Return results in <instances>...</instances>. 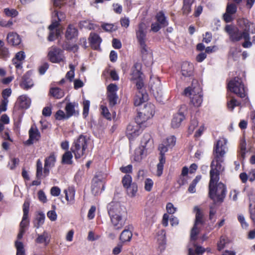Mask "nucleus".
I'll return each instance as SVG.
<instances>
[{
    "instance_id": "nucleus-1",
    "label": "nucleus",
    "mask_w": 255,
    "mask_h": 255,
    "mask_svg": "<svg viewBox=\"0 0 255 255\" xmlns=\"http://www.w3.org/2000/svg\"><path fill=\"white\" fill-rule=\"evenodd\" d=\"M227 139L221 138L215 145L213 150L214 158L211 163L210 180L209 185V196L215 203L223 202L226 197L227 189L224 184L217 182L219 180V175L224 171L223 163L226 152Z\"/></svg>"
},
{
    "instance_id": "nucleus-2",
    "label": "nucleus",
    "mask_w": 255,
    "mask_h": 255,
    "mask_svg": "<svg viewBox=\"0 0 255 255\" xmlns=\"http://www.w3.org/2000/svg\"><path fill=\"white\" fill-rule=\"evenodd\" d=\"M240 25L242 26V32L237 27L232 25H227L225 30L230 36V40L233 42L240 41L242 39H249V32L255 33V25L247 19H242L239 21Z\"/></svg>"
},
{
    "instance_id": "nucleus-3",
    "label": "nucleus",
    "mask_w": 255,
    "mask_h": 255,
    "mask_svg": "<svg viewBox=\"0 0 255 255\" xmlns=\"http://www.w3.org/2000/svg\"><path fill=\"white\" fill-rule=\"evenodd\" d=\"M108 213L114 229H121L124 226L128 216L126 208H110Z\"/></svg>"
},
{
    "instance_id": "nucleus-4",
    "label": "nucleus",
    "mask_w": 255,
    "mask_h": 255,
    "mask_svg": "<svg viewBox=\"0 0 255 255\" xmlns=\"http://www.w3.org/2000/svg\"><path fill=\"white\" fill-rule=\"evenodd\" d=\"M89 138L86 135H80L73 142L71 150L74 153L76 159H79L85 155L88 146Z\"/></svg>"
},
{
    "instance_id": "nucleus-5",
    "label": "nucleus",
    "mask_w": 255,
    "mask_h": 255,
    "mask_svg": "<svg viewBox=\"0 0 255 255\" xmlns=\"http://www.w3.org/2000/svg\"><path fill=\"white\" fill-rule=\"evenodd\" d=\"M65 17V14L63 12H59L58 11L55 10L52 13V23L48 27L50 30L48 38L49 41H52L60 36V30L57 28L59 24V22L64 20Z\"/></svg>"
},
{
    "instance_id": "nucleus-6",
    "label": "nucleus",
    "mask_w": 255,
    "mask_h": 255,
    "mask_svg": "<svg viewBox=\"0 0 255 255\" xmlns=\"http://www.w3.org/2000/svg\"><path fill=\"white\" fill-rule=\"evenodd\" d=\"M184 95L190 96L191 102L195 107H199L203 102V93L201 86L197 84L193 87H188L184 91Z\"/></svg>"
},
{
    "instance_id": "nucleus-7",
    "label": "nucleus",
    "mask_w": 255,
    "mask_h": 255,
    "mask_svg": "<svg viewBox=\"0 0 255 255\" xmlns=\"http://www.w3.org/2000/svg\"><path fill=\"white\" fill-rule=\"evenodd\" d=\"M229 90L236 94L241 98H245V103L249 102V99L247 96V92L241 78L236 77L229 81L228 84Z\"/></svg>"
},
{
    "instance_id": "nucleus-8",
    "label": "nucleus",
    "mask_w": 255,
    "mask_h": 255,
    "mask_svg": "<svg viewBox=\"0 0 255 255\" xmlns=\"http://www.w3.org/2000/svg\"><path fill=\"white\" fill-rule=\"evenodd\" d=\"M107 90V96L109 106L113 107L117 104L119 98L117 94L118 87L116 84L112 83L108 86Z\"/></svg>"
},
{
    "instance_id": "nucleus-9",
    "label": "nucleus",
    "mask_w": 255,
    "mask_h": 255,
    "mask_svg": "<svg viewBox=\"0 0 255 255\" xmlns=\"http://www.w3.org/2000/svg\"><path fill=\"white\" fill-rule=\"evenodd\" d=\"M139 147L147 154L151 152L154 148V145L153 140L150 134L147 133L143 135Z\"/></svg>"
},
{
    "instance_id": "nucleus-10",
    "label": "nucleus",
    "mask_w": 255,
    "mask_h": 255,
    "mask_svg": "<svg viewBox=\"0 0 255 255\" xmlns=\"http://www.w3.org/2000/svg\"><path fill=\"white\" fill-rule=\"evenodd\" d=\"M48 56L50 61L54 63H60L64 59L63 50L56 47H51Z\"/></svg>"
},
{
    "instance_id": "nucleus-11",
    "label": "nucleus",
    "mask_w": 255,
    "mask_h": 255,
    "mask_svg": "<svg viewBox=\"0 0 255 255\" xmlns=\"http://www.w3.org/2000/svg\"><path fill=\"white\" fill-rule=\"evenodd\" d=\"M105 189L104 183L103 179L97 175L93 180L92 185V192L94 195H98Z\"/></svg>"
},
{
    "instance_id": "nucleus-12",
    "label": "nucleus",
    "mask_w": 255,
    "mask_h": 255,
    "mask_svg": "<svg viewBox=\"0 0 255 255\" xmlns=\"http://www.w3.org/2000/svg\"><path fill=\"white\" fill-rule=\"evenodd\" d=\"M140 128L136 123H130L128 126L126 135L129 140L133 139L139 135L141 132Z\"/></svg>"
},
{
    "instance_id": "nucleus-13",
    "label": "nucleus",
    "mask_w": 255,
    "mask_h": 255,
    "mask_svg": "<svg viewBox=\"0 0 255 255\" xmlns=\"http://www.w3.org/2000/svg\"><path fill=\"white\" fill-rule=\"evenodd\" d=\"M147 25L143 22H140L135 30L136 38L138 42L146 41Z\"/></svg>"
},
{
    "instance_id": "nucleus-14",
    "label": "nucleus",
    "mask_w": 255,
    "mask_h": 255,
    "mask_svg": "<svg viewBox=\"0 0 255 255\" xmlns=\"http://www.w3.org/2000/svg\"><path fill=\"white\" fill-rule=\"evenodd\" d=\"M40 138V133L37 128L31 127L29 130V138L24 142L25 144L30 145L38 141Z\"/></svg>"
},
{
    "instance_id": "nucleus-15",
    "label": "nucleus",
    "mask_w": 255,
    "mask_h": 255,
    "mask_svg": "<svg viewBox=\"0 0 255 255\" xmlns=\"http://www.w3.org/2000/svg\"><path fill=\"white\" fill-rule=\"evenodd\" d=\"M56 161V157L54 154H50L45 158L43 169V173L45 176L49 175L50 169L55 166Z\"/></svg>"
},
{
    "instance_id": "nucleus-16",
    "label": "nucleus",
    "mask_w": 255,
    "mask_h": 255,
    "mask_svg": "<svg viewBox=\"0 0 255 255\" xmlns=\"http://www.w3.org/2000/svg\"><path fill=\"white\" fill-rule=\"evenodd\" d=\"M25 58V54L24 51H20L16 53L12 61L17 70H21L22 69V65Z\"/></svg>"
},
{
    "instance_id": "nucleus-17",
    "label": "nucleus",
    "mask_w": 255,
    "mask_h": 255,
    "mask_svg": "<svg viewBox=\"0 0 255 255\" xmlns=\"http://www.w3.org/2000/svg\"><path fill=\"white\" fill-rule=\"evenodd\" d=\"M65 111L67 118H70L73 116L79 115L78 104L76 102H70L66 104Z\"/></svg>"
},
{
    "instance_id": "nucleus-18",
    "label": "nucleus",
    "mask_w": 255,
    "mask_h": 255,
    "mask_svg": "<svg viewBox=\"0 0 255 255\" xmlns=\"http://www.w3.org/2000/svg\"><path fill=\"white\" fill-rule=\"evenodd\" d=\"M237 7L234 3H228L226 8V12L223 15V18L226 22H230L233 20L232 15L235 13Z\"/></svg>"
},
{
    "instance_id": "nucleus-19",
    "label": "nucleus",
    "mask_w": 255,
    "mask_h": 255,
    "mask_svg": "<svg viewBox=\"0 0 255 255\" xmlns=\"http://www.w3.org/2000/svg\"><path fill=\"white\" fill-rule=\"evenodd\" d=\"M149 84L150 90L154 94L156 93L157 95L161 94L162 86L159 78L155 77L152 78L151 77Z\"/></svg>"
},
{
    "instance_id": "nucleus-20",
    "label": "nucleus",
    "mask_w": 255,
    "mask_h": 255,
    "mask_svg": "<svg viewBox=\"0 0 255 255\" xmlns=\"http://www.w3.org/2000/svg\"><path fill=\"white\" fill-rule=\"evenodd\" d=\"M142 65L140 63L136 62L131 67L130 76L131 80L133 79H139L140 77H142L143 73L141 72Z\"/></svg>"
},
{
    "instance_id": "nucleus-21",
    "label": "nucleus",
    "mask_w": 255,
    "mask_h": 255,
    "mask_svg": "<svg viewBox=\"0 0 255 255\" xmlns=\"http://www.w3.org/2000/svg\"><path fill=\"white\" fill-rule=\"evenodd\" d=\"M155 107L154 105L151 103L146 104L144 108L140 112V116L141 115L146 116L145 119H150L153 117L154 114Z\"/></svg>"
},
{
    "instance_id": "nucleus-22",
    "label": "nucleus",
    "mask_w": 255,
    "mask_h": 255,
    "mask_svg": "<svg viewBox=\"0 0 255 255\" xmlns=\"http://www.w3.org/2000/svg\"><path fill=\"white\" fill-rule=\"evenodd\" d=\"M6 40L7 43L13 46L18 45L21 42L20 36L16 32H11L7 34Z\"/></svg>"
},
{
    "instance_id": "nucleus-23",
    "label": "nucleus",
    "mask_w": 255,
    "mask_h": 255,
    "mask_svg": "<svg viewBox=\"0 0 255 255\" xmlns=\"http://www.w3.org/2000/svg\"><path fill=\"white\" fill-rule=\"evenodd\" d=\"M89 40L93 49L98 50L100 48L102 40L98 34L95 33H91Z\"/></svg>"
},
{
    "instance_id": "nucleus-24",
    "label": "nucleus",
    "mask_w": 255,
    "mask_h": 255,
    "mask_svg": "<svg viewBox=\"0 0 255 255\" xmlns=\"http://www.w3.org/2000/svg\"><path fill=\"white\" fill-rule=\"evenodd\" d=\"M194 66L192 63L188 62H184L181 66V72L183 76L185 77H190L193 75Z\"/></svg>"
},
{
    "instance_id": "nucleus-25",
    "label": "nucleus",
    "mask_w": 255,
    "mask_h": 255,
    "mask_svg": "<svg viewBox=\"0 0 255 255\" xmlns=\"http://www.w3.org/2000/svg\"><path fill=\"white\" fill-rule=\"evenodd\" d=\"M78 35L77 28L73 24H69L65 32V37L68 40L76 38Z\"/></svg>"
},
{
    "instance_id": "nucleus-26",
    "label": "nucleus",
    "mask_w": 255,
    "mask_h": 255,
    "mask_svg": "<svg viewBox=\"0 0 255 255\" xmlns=\"http://www.w3.org/2000/svg\"><path fill=\"white\" fill-rule=\"evenodd\" d=\"M75 189L74 187L70 186L64 190L66 199L69 205H72L75 201Z\"/></svg>"
},
{
    "instance_id": "nucleus-27",
    "label": "nucleus",
    "mask_w": 255,
    "mask_h": 255,
    "mask_svg": "<svg viewBox=\"0 0 255 255\" xmlns=\"http://www.w3.org/2000/svg\"><path fill=\"white\" fill-rule=\"evenodd\" d=\"M184 119L185 116L182 113L175 114L171 121L172 127L174 128H179Z\"/></svg>"
},
{
    "instance_id": "nucleus-28",
    "label": "nucleus",
    "mask_w": 255,
    "mask_h": 255,
    "mask_svg": "<svg viewBox=\"0 0 255 255\" xmlns=\"http://www.w3.org/2000/svg\"><path fill=\"white\" fill-rule=\"evenodd\" d=\"M33 86V81L30 78L28 73H26L23 77L22 82L20 84V86L23 89L28 90Z\"/></svg>"
},
{
    "instance_id": "nucleus-29",
    "label": "nucleus",
    "mask_w": 255,
    "mask_h": 255,
    "mask_svg": "<svg viewBox=\"0 0 255 255\" xmlns=\"http://www.w3.org/2000/svg\"><path fill=\"white\" fill-rule=\"evenodd\" d=\"M148 154L141 149L139 147L135 149L133 155L132 156V159L137 162L141 161L142 158L146 156Z\"/></svg>"
},
{
    "instance_id": "nucleus-30",
    "label": "nucleus",
    "mask_w": 255,
    "mask_h": 255,
    "mask_svg": "<svg viewBox=\"0 0 255 255\" xmlns=\"http://www.w3.org/2000/svg\"><path fill=\"white\" fill-rule=\"evenodd\" d=\"M147 94L145 92L139 91L136 95L134 99V104L135 106H140L147 100Z\"/></svg>"
},
{
    "instance_id": "nucleus-31",
    "label": "nucleus",
    "mask_w": 255,
    "mask_h": 255,
    "mask_svg": "<svg viewBox=\"0 0 255 255\" xmlns=\"http://www.w3.org/2000/svg\"><path fill=\"white\" fill-rule=\"evenodd\" d=\"M18 101L19 102V106L22 109H27L31 104V100L25 95L19 97Z\"/></svg>"
},
{
    "instance_id": "nucleus-32",
    "label": "nucleus",
    "mask_w": 255,
    "mask_h": 255,
    "mask_svg": "<svg viewBox=\"0 0 255 255\" xmlns=\"http://www.w3.org/2000/svg\"><path fill=\"white\" fill-rule=\"evenodd\" d=\"M155 18L158 23L162 27H166L168 25L167 18L163 11H161L158 12L155 16Z\"/></svg>"
},
{
    "instance_id": "nucleus-33",
    "label": "nucleus",
    "mask_w": 255,
    "mask_h": 255,
    "mask_svg": "<svg viewBox=\"0 0 255 255\" xmlns=\"http://www.w3.org/2000/svg\"><path fill=\"white\" fill-rule=\"evenodd\" d=\"M132 237V232L129 230L125 229L121 233L119 239L121 243L124 244L130 242Z\"/></svg>"
},
{
    "instance_id": "nucleus-34",
    "label": "nucleus",
    "mask_w": 255,
    "mask_h": 255,
    "mask_svg": "<svg viewBox=\"0 0 255 255\" xmlns=\"http://www.w3.org/2000/svg\"><path fill=\"white\" fill-rule=\"evenodd\" d=\"M45 220V215L42 212L38 213L33 221L34 226L36 228H39L44 224Z\"/></svg>"
},
{
    "instance_id": "nucleus-35",
    "label": "nucleus",
    "mask_w": 255,
    "mask_h": 255,
    "mask_svg": "<svg viewBox=\"0 0 255 255\" xmlns=\"http://www.w3.org/2000/svg\"><path fill=\"white\" fill-rule=\"evenodd\" d=\"M50 94L56 99H61L64 96V92L63 90L58 88H51L50 90Z\"/></svg>"
},
{
    "instance_id": "nucleus-36",
    "label": "nucleus",
    "mask_w": 255,
    "mask_h": 255,
    "mask_svg": "<svg viewBox=\"0 0 255 255\" xmlns=\"http://www.w3.org/2000/svg\"><path fill=\"white\" fill-rule=\"evenodd\" d=\"M194 212L196 213L195 220L194 224L203 225L205 223V221L203 219L204 215L200 208H195Z\"/></svg>"
},
{
    "instance_id": "nucleus-37",
    "label": "nucleus",
    "mask_w": 255,
    "mask_h": 255,
    "mask_svg": "<svg viewBox=\"0 0 255 255\" xmlns=\"http://www.w3.org/2000/svg\"><path fill=\"white\" fill-rule=\"evenodd\" d=\"M73 155L71 151H66L62 155L61 162L64 164H71L73 162Z\"/></svg>"
},
{
    "instance_id": "nucleus-38",
    "label": "nucleus",
    "mask_w": 255,
    "mask_h": 255,
    "mask_svg": "<svg viewBox=\"0 0 255 255\" xmlns=\"http://www.w3.org/2000/svg\"><path fill=\"white\" fill-rule=\"evenodd\" d=\"M28 213L29 208H23V216L20 224V229H24L29 224V220L28 219Z\"/></svg>"
},
{
    "instance_id": "nucleus-39",
    "label": "nucleus",
    "mask_w": 255,
    "mask_h": 255,
    "mask_svg": "<svg viewBox=\"0 0 255 255\" xmlns=\"http://www.w3.org/2000/svg\"><path fill=\"white\" fill-rule=\"evenodd\" d=\"M127 192L128 195L131 197H135L138 191V187L136 183L133 182L129 186V187L127 188Z\"/></svg>"
},
{
    "instance_id": "nucleus-40",
    "label": "nucleus",
    "mask_w": 255,
    "mask_h": 255,
    "mask_svg": "<svg viewBox=\"0 0 255 255\" xmlns=\"http://www.w3.org/2000/svg\"><path fill=\"white\" fill-rule=\"evenodd\" d=\"M160 236L158 238V243L159 248L160 250H163L165 249V245L166 244V238H165V231L162 230L161 231Z\"/></svg>"
},
{
    "instance_id": "nucleus-41",
    "label": "nucleus",
    "mask_w": 255,
    "mask_h": 255,
    "mask_svg": "<svg viewBox=\"0 0 255 255\" xmlns=\"http://www.w3.org/2000/svg\"><path fill=\"white\" fill-rule=\"evenodd\" d=\"M201 175H198L196 176L195 179L192 181L191 183L190 184L189 187L188 188V191L191 193H194L196 192V186L197 183L199 182V181L201 179Z\"/></svg>"
},
{
    "instance_id": "nucleus-42",
    "label": "nucleus",
    "mask_w": 255,
    "mask_h": 255,
    "mask_svg": "<svg viewBox=\"0 0 255 255\" xmlns=\"http://www.w3.org/2000/svg\"><path fill=\"white\" fill-rule=\"evenodd\" d=\"M140 112H138V115L135 119V123H136L137 125H139L140 127H145L147 126V125H144V124L149 119H144L146 118V116L141 115V116H140Z\"/></svg>"
},
{
    "instance_id": "nucleus-43",
    "label": "nucleus",
    "mask_w": 255,
    "mask_h": 255,
    "mask_svg": "<svg viewBox=\"0 0 255 255\" xmlns=\"http://www.w3.org/2000/svg\"><path fill=\"white\" fill-rule=\"evenodd\" d=\"M10 56L8 49L3 46H0V59L6 60Z\"/></svg>"
},
{
    "instance_id": "nucleus-44",
    "label": "nucleus",
    "mask_w": 255,
    "mask_h": 255,
    "mask_svg": "<svg viewBox=\"0 0 255 255\" xmlns=\"http://www.w3.org/2000/svg\"><path fill=\"white\" fill-rule=\"evenodd\" d=\"M197 226V225L194 224V226L191 229L190 233V239L192 241H195L197 240V236L200 232V230Z\"/></svg>"
},
{
    "instance_id": "nucleus-45",
    "label": "nucleus",
    "mask_w": 255,
    "mask_h": 255,
    "mask_svg": "<svg viewBox=\"0 0 255 255\" xmlns=\"http://www.w3.org/2000/svg\"><path fill=\"white\" fill-rule=\"evenodd\" d=\"M132 177L129 174H126L123 178L122 183L125 188L129 187L132 184Z\"/></svg>"
},
{
    "instance_id": "nucleus-46",
    "label": "nucleus",
    "mask_w": 255,
    "mask_h": 255,
    "mask_svg": "<svg viewBox=\"0 0 255 255\" xmlns=\"http://www.w3.org/2000/svg\"><path fill=\"white\" fill-rule=\"evenodd\" d=\"M63 49L69 51H71L74 53L78 50L79 47L77 44H70L68 42H66L62 46Z\"/></svg>"
},
{
    "instance_id": "nucleus-47",
    "label": "nucleus",
    "mask_w": 255,
    "mask_h": 255,
    "mask_svg": "<svg viewBox=\"0 0 255 255\" xmlns=\"http://www.w3.org/2000/svg\"><path fill=\"white\" fill-rule=\"evenodd\" d=\"M163 142L165 143L168 147L172 148L176 144V138L174 135H171L167 137Z\"/></svg>"
},
{
    "instance_id": "nucleus-48",
    "label": "nucleus",
    "mask_w": 255,
    "mask_h": 255,
    "mask_svg": "<svg viewBox=\"0 0 255 255\" xmlns=\"http://www.w3.org/2000/svg\"><path fill=\"white\" fill-rule=\"evenodd\" d=\"M159 162L157 165L156 174L158 176H160L163 173V166L165 162V158H159Z\"/></svg>"
},
{
    "instance_id": "nucleus-49",
    "label": "nucleus",
    "mask_w": 255,
    "mask_h": 255,
    "mask_svg": "<svg viewBox=\"0 0 255 255\" xmlns=\"http://www.w3.org/2000/svg\"><path fill=\"white\" fill-rule=\"evenodd\" d=\"M241 104L238 102L234 98L228 99L227 102V107L229 110L232 111L235 107L239 106Z\"/></svg>"
},
{
    "instance_id": "nucleus-50",
    "label": "nucleus",
    "mask_w": 255,
    "mask_h": 255,
    "mask_svg": "<svg viewBox=\"0 0 255 255\" xmlns=\"http://www.w3.org/2000/svg\"><path fill=\"white\" fill-rule=\"evenodd\" d=\"M11 94V90L10 89H4L2 93L3 100H2V103H3L4 106L6 105H7L8 100V97H9Z\"/></svg>"
},
{
    "instance_id": "nucleus-51",
    "label": "nucleus",
    "mask_w": 255,
    "mask_h": 255,
    "mask_svg": "<svg viewBox=\"0 0 255 255\" xmlns=\"http://www.w3.org/2000/svg\"><path fill=\"white\" fill-rule=\"evenodd\" d=\"M170 149L168 146L163 142L162 143L160 144L158 146V150L160 151V156L159 158H165L164 154L165 153L168 151V149Z\"/></svg>"
},
{
    "instance_id": "nucleus-52",
    "label": "nucleus",
    "mask_w": 255,
    "mask_h": 255,
    "mask_svg": "<svg viewBox=\"0 0 255 255\" xmlns=\"http://www.w3.org/2000/svg\"><path fill=\"white\" fill-rule=\"evenodd\" d=\"M15 246L16 248V255H24V250L23 245L22 242L19 241H15Z\"/></svg>"
},
{
    "instance_id": "nucleus-53",
    "label": "nucleus",
    "mask_w": 255,
    "mask_h": 255,
    "mask_svg": "<svg viewBox=\"0 0 255 255\" xmlns=\"http://www.w3.org/2000/svg\"><path fill=\"white\" fill-rule=\"evenodd\" d=\"M42 170H43V166H42V163L40 161V159H38L36 163V177L37 179H40L41 177V176L42 175Z\"/></svg>"
},
{
    "instance_id": "nucleus-54",
    "label": "nucleus",
    "mask_w": 255,
    "mask_h": 255,
    "mask_svg": "<svg viewBox=\"0 0 255 255\" xmlns=\"http://www.w3.org/2000/svg\"><path fill=\"white\" fill-rule=\"evenodd\" d=\"M90 102L89 100H85L83 102V116L86 118L89 114Z\"/></svg>"
},
{
    "instance_id": "nucleus-55",
    "label": "nucleus",
    "mask_w": 255,
    "mask_h": 255,
    "mask_svg": "<svg viewBox=\"0 0 255 255\" xmlns=\"http://www.w3.org/2000/svg\"><path fill=\"white\" fill-rule=\"evenodd\" d=\"M4 12L5 14L8 17H14L16 16L18 12L15 9H10L8 8H6L4 9Z\"/></svg>"
},
{
    "instance_id": "nucleus-56",
    "label": "nucleus",
    "mask_w": 255,
    "mask_h": 255,
    "mask_svg": "<svg viewBox=\"0 0 255 255\" xmlns=\"http://www.w3.org/2000/svg\"><path fill=\"white\" fill-rule=\"evenodd\" d=\"M101 109L102 110L101 114L103 117H104L107 120H111L112 119V116L108 108L105 106L102 105L101 106Z\"/></svg>"
},
{
    "instance_id": "nucleus-57",
    "label": "nucleus",
    "mask_w": 255,
    "mask_h": 255,
    "mask_svg": "<svg viewBox=\"0 0 255 255\" xmlns=\"http://www.w3.org/2000/svg\"><path fill=\"white\" fill-rule=\"evenodd\" d=\"M198 125V121L197 119L195 118H194L191 120L190 125L189 126L188 130L189 132L191 134L192 133L195 128Z\"/></svg>"
},
{
    "instance_id": "nucleus-58",
    "label": "nucleus",
    "mask_w": 255,
    "mask_h": 255,
    "mask_svg": "<svg viewBox=\"0 0 255 255\" xmlns=\"http://www.w3.org/2000/svg\"><path fill=\"white\" fill-rule=\"evenodd\" d=\"M131 81L135 82L136 88L139 90V91L144 92V90L142 89L144 86L142 77H140L139 79H133L131 80Z\"/></svg>"
},
{
    "instance_id": "nucleus-59",
    "label": "nucleus",
    "mask_w": 255,
    "mask_h": 255,
    "mask_svg": "<svg viewBox=\"0 0 255 255\" xmlns=\"http://www.w3.org/2000/svg\"><path fill=\"white\" fill-rule=\"evenodd\" d=\"M69 68L70 70L67 73L66 77L69 79L70 82H71L73 81L75 76V66L73 64H70Z\"/></svg>"
},
{
    "instance_id": "nucleus-60",
    "label": "nucleus",
    "mask_w": 255,
    "mask_h": 255,
    "mask_svg": "<svg viewBox=\"0 0 255 255\" xmlns=\"http://www.w3.org/2000/svg\"><path fill=\"white\" fill-rule=\"evenodd\" d=\"M153 185V181L150 178H146L144 181V189L146 191L151 190Z\"/></svg>"
},
{
    "instance_id": "nucleus-61",
    "label": "nucleus",
    "mask_w": 255,
    "mask_h": 255,
    "mask_svg": "<svg viewBox=\"0 0 255 255\" xmlns=\"http://www.w3.org/2000/svg\"><path fill=\"white\" fill-rule=\"evenodd\" d=\"M55 119L57 120H62L64 119H68L69 118H67V114L65 113L64 111L59 110L55 114Z\"/></svg>"
},
{
    "instance_id": "nucleus-62",
    "label": "nucleus",
    "mask_w": 255,
    "mask_h": 255,
    "mask_svg": "<svg viewBox=\"0 0 255 255\" xmlns=\"http://www.w3.org/2000/svg\"><path fill=\"white\" fill-rule=\"evenodd\" d=\"M246 152V143L242 141L240 143V155L243 158H245Z\"/></svg>"
},
{
    "instance_id": "nucleus-63",
    "label": "nucleus",
    "mask_w": 255,
    "mask_h": 255,
    "mask_svg": "<svg viewBox=\"0 0 255 255\" xmlns=\"http://www.w3.org/2000/svg\"><path fill=\"white\" fill-rule=\"evenodd\" d=\"M39 200L44 203L47 202V199L45 193L42 190H39L37 193Z\"/></svg>"
},
{
    "instance_id": "nucleus-64",
    "label": "nucleus",
    "mask_w": 255,
    "mask_h": 255,
    "mask_svg": "<svg viewBox=\"0 0 255 255\" xmlns=\"http://www.w3.org/2000/svg\"><path fill=\"white\" fill-rule=\"evenodd\" d=\"M61 193V189L57 186L52 187L50 189V194L53 196H58Z\"/></svg>"
}]
</instances>
